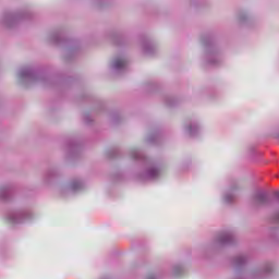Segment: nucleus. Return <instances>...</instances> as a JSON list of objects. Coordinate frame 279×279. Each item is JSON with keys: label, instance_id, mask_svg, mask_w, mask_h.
Wrapping results in <instances>:
<instances>
[{"label": "nucleus", "instance_id": "nucleus-23", "mask_svg": "<svg viewBox=\"0 0 279 279\" xmlns=\"http://www.w3.org/2000/svg\"><path fill=\"white\" fill-rule=\"evenodd\" d=\"M119 156H121V149L119 147H113L107 150V158L110 160L119 158Z\"/></svg>", "mask_w": 279, "mask_h": 279}, {"label": "nucleus", "instance_id": "nucleus-24", "mask_svg": "<svg viewBox=\"0 0 279 279\" xmlns=\"http://www.w3.org/2000/svg\"><path fill=\"white\" fill-rule=\"evenodd\" d=\"M251 22H252V19L245 12H241L239 14V23H240V25H250Z\"/></svg>", "mask_w": 279, "mask_h": 279}, {"label": "nucleus", "instance_id": "nucleus-31", "mask_svg": "<svg viewBox=\"0 0 279 279\" xmlns=\"http://www.w3.org/2000/svg\"><path fill=\"white\" fill-rule=\"evenodd\" d=\"M114 180L119 181V180H123V174L121 172H118L114 174Z\"/></svg>", "mask_w": 279, "mask_h": 279}, {"label": "nucleus", "instance_id": "nucleus-12", "mask_svg": "<svg viewBox=\"0 0 279 279\" xmlns=\"http://www.w3.org/2000/svg\"><path fill=\"white\" fill-rule=\"evenodd\" d=\"M236 195H239V184H236V182H233L222 195L223 204L232 206V204L236 202Z\"/></svg>", "mask_w": 279, "mask_h": 279}, {"label": "nucleus", "instance_id": "nucleus-9", "mask_svg": "<svg viewBox=\"0 0 279 279\" xmlns=\"http://www.w3.org/2000/svg\"><path fill=\"white\" fill-rule=\"evenodd\" d=\"M215 243L218 247H230L234 245L236 243L234 231H223L219 233L215 239Z\"/></svg>", "mask_w": 279, "mask_h": 279}, {"label": "nucleus", "instance_id": "nucleus-2", "mask_svg": "<svg viewBox=\"0 0 279 279\" xmlns=\"http://www.w3.org/2000/svg\"><path fill=\"white\" fill-rule=\"evenodd\" d=\"M201 43L204 47V60L207 66H221L223 63V57L215 34L207 33L202 35Z\"/></svg>", "mask_w": 279, "mask_h": 279}, {"label": "nucleus", "instance_id": "nucleus-3", "mask_svg": "<svg viewBox=\"0 0 279 279\" xmlns=\"http://www.w3.org/2000/svg\"><path fill=\"white\" fill-rule=\"evenodd\" d=\"M49 40L52 45L64 49L65 60L68 61L73 60L80 53V40L66 37L64 28L54 29L50 34Z\"/></svg>", "mask_w": 279, "mask_h": 279}, {"label": "nucleus", "instance_id": "nucleus-33", "mask_svg": "<svg viewBox=\"0 0 279 279\" xmlns=\"http://www.w3.org/2000/svg\"><path fill=\"white\" fill-rule=\"evenodd\" d=\"M278 232H279V228H274V229H272V233L276 234V233H278Z\"/></svg>", "mask_w": 279, "mask_h": 279}, {"label": "nucleus", "instance_id": "nucleus-10", "mask_svg": "<svg viewBox=\"0 0 279 279\" xmlns=\"http://www.w3.org/2000/svg\"><path fill=\"white\" fill-rule=\"evenodd\" d=\"M253 202L257 206H271V204H274V198L268 191L257 190L253 195Z\"/></svg>", "mask_w": 279, "mask_h": 279}, {"label": "nucleus", "instance_id": "nucleus-4", "mask_svg": "<svg viewBox=\"0 0 279 279\" xmlns=\"http://www.w3.org/2000/svg\"><path fill=\"white\" fill-rule=\"evenodd\" d=\"M17 77L21 82H40L41 84H53V77L49 75V72L40 66H26L17 70Z\"/></svg>", "mask_w": 279, "mask_h": 279}, {"label": "nucleus", "instance_id": "nucleus-22", "mask_svg": "<svg viewBox=\"0 0 279 279\" xmlns=\"http://www.w3.org/2000/svg\"><path fill=\"white\" fill-rule=\"evenodd\" d=\"M58 175V172L56 169H49L45 175H44V182L45 184H50V182H53L56 180V177Z\"/></svg>", "mask_w": 279, "mask_h": 279}, {"label": "nucleus", "instance_id": "nucleus-29", "mask_svg": "<svg viewBox=\"0 0 279 279\" xmlns=\"http://www.w3.org/2000/svg\"><path fill=\"white\" fill-rule=\"evenodd\" d=\"M98 108H99V110H101V111H104V110H106V104L104 102V101H99L98 102Z\"/></svg>", "mask_w": 279, "mask_h": 279}, {"label": "nucleus", "instance_id": "nucleus-6", "mask_svg": "<svg viewBox=\"0 0 279 279\" xmlns=\"http://www.w3.org/2000/svg\"><path fill=\"white\" fill-rule=\"evenodd\" d=\"M10 223H27L34 219V214L29 209H17L7 215Z\"/></svg>", "mask_w": 279, "mask_h": 279}, {"label": "nucleus", "instance_id": "nucleus-14", "mask_svg": "<svg viewBox=\"0 0 279 279\" xmlns=\"http://www.w3.org/2000/svg\"><path fill=\"white\" fill-rule=\"evenodd\" d=\"M185 132L191 138H197L202 134V123L199 120H191L187 125H185Z\"/></svg>", "mask_w": 279, "mask_h": 279}, {"label": "nucleus", "instance_id": "nucleus-7", "mask_svg": "<svg viewBox=\"0 0 279 279\" xmlns=\"http://www.w3.org/2000/svg\"><path fill=\"white\" fill-rule=\"evenodd\" d=\"M247 263H250V256L246 254H241L232 258V265L235 269L234 279H245L243 278V271H245Z\"/></svg>", "mask_w": 279, "mask_h": 279}, {"label": "nucleus", "instance_id": "nucleus-32", "mask_svg": "<svg viewBox=\"0 0 279 279\" xmlns=\"http://www.w3.org/2000/svg\"><path fill=\"white\" fill-rule=\"evenodd\" d=\"M60 82H62L63 84H66L69 82H73V78H71V77L60 78Z\"/></svg>", "mask_w": 279, "mask_h": 279}, {"label": "nucleus", "instance_id": "nucleus-15", "mask_svg": "<svg viewBox=\"0 0 279 279\" xmlns=\"http://www.w3.org/2000/svg\"><path fill=\"white\" fill-rule=\"evenodd\" d=\"M141 43H142L143 53H145V56H155L156 44H154V40H151V38L147 36H142Z\"/></svg>", "mask_w": 279, "mask_h": 279}, {"label": "nucleus", "instance_id": "nucleus-25", "mask_svg": "<svg viewBox=\"0 0 279 279\" xmlns=\"http://www.w3.org/2000/svg\"><path fill=\"white\" fill-rule=\"evenodd\" d=\"M162 276H165V272L162 270H158L149 272L148 276L145 277V279H162Z\"/></svg>", "mask_w": 279, "mask_h": 279}, {"label": "nucleus", "instance_id": "nucleus-30", "mask_svg": "<svg viewBox=\"0 0 279 279\" xmlns=\"http://www.w3.org/2000/svg\"><path fill=\"white\" fill-rule=\"evenodd\" d=\"M189 165H191V161H187L186 163H183L181 166V171H186V169H189Z\"/></svg>", "mask_w": 279, "mask_h": 279}, {"label": "nucleus", "instance_id": "nucleus-19", "mask_svg": "<svg viewBox=\"0 0 279 279\" xmlns=\"http://www.w3.org/2000/svg\"><path fill=\"white\" fill-rule=\"evenodd\" d=\"M185 274H186V268L184 267V265L174 264L172 266L170 276H172V278H182V276H184Z\"/></svg>", "mask_w": 279, "mask_h": 279}, {"label": "nucleus", "instance_id": "nucleus-5", "mask_svg": "<svg viewBox=\"0 0 279 279\" xmlns=\"http://www.w3.org/2000/svg\"><path fill=\"white\" fill-rule=\"evenodd\" d=\"M34 21V13L29 10H20L15 12H5L2 17V24L4 27H16L21 23H31Z\"/></svg>", "mask_w": 279, "mask_h": 279}, {"label": "nucleus", "instance_id": "nucleus-20", "mask_svg": "<svg viewBox=\"0 0 279 279\" xmlns=\"http://www.w3.org/2000/svg\"><path fill=\"white\" fill-rule=\"evenodd\" d=\"M111 40L117 47H123V45L126 43V38L121 33H113L111 35Z\"/></svg>", "mask_w": 279, "mask_h": 279}, {"label": "nucleus", "instance_id": "nucleus-17", "mask_svg": "<svg viewBox=\"0 0 279 279\" xmlns=\"http://www.w3.org/2000/svg\"><path fill=\"white\" fill-rule=\"evenodd\" d=\"M148 145H160L162 142V131L160 129H156L153 133H150L147 137Z\"/></svg>", "mask_w": 279, "mask_h": 279}, {"label": "nucleus", "instance_id": "nucleus-18", "mask_svg": "<svg viewBox=\"0 0 279 279\" xmlns=\"http://www.w3.org/2000/svg\"><path fill=\"white\" fill-rule=\"evenodd\" d=\"M68 191L70 193H77L80 191H84V181L80 179H74L70 182Z\"/></svg>", "mask_w": 279, "mask_h": 279}, {"label": "nucleus", "instance_id": "nucleus-28", "mask_svg": "<svg viewBox=\"0 0 279 279\" xmlns=\"http://www.w3.org/2000/svg\"><path fill=\"white\" fill-rule=\"evenodd\" d=\"M248 156H251L252 158L256 156V146L252 145L248 147Z\"/></svg>", "mask_w": 279, "mask_h": 279}, {"label": "nucleus", "instance_id": "nucleus-8", "mask_svg": "<svg viewBox=\"0 0 279 279\" xmlns=\"http://www.w3.org/2000/svg\"><path fill=\"white\" fill-rule=\"evenodd\" d=\"M111 71L116 75H124V73H128V71H130L128 58L124 56L113 58L111 62Z\"/></svg>", "mask_w": 279, "mask_h": 279}, {"label": "nucleus", "instance_id": "nucleus-36", "mask_svg": "<svg viewBox=\"0 0 279 279\" xmlns=\"http://www.w3.org/2000/svg\"><path fill=\"white\" fill-rule=\"evenodd\" d=\"M99 2L104 1V0H98Z\"/></svg>", "mask_w": 279, "mask_h": 279}, {"label": "nucleus", "instance_id": "nucleus-27", "mask_svg": "<svg viewBox=\"0 0 279 279\" xmlns=\"http://www.w3.org/2000/svg\"><path fill=\"white\" fill-rule=\"evenodd\" d=\"M83 121L85 125H92L93 124V118L90 117V113H84L83 114Z\"/></svg>", "mask_w": 279, "mask_h": 279}, {"label": "nucleus", "instance_id": "nucleus-21", "mask_svg": "<svg viewBox=\"0 0 279 279\" xmlns=\"http://www.w3.org/2000/svg\"><path fill=\"white\" fill-rule=\"evenodd\" d=\"M163 104L165 106H167L168 108H175V106H178V104H180V100H178V98L170 96V95H166L163 97Z\"/></svg>", "mask_w": 279, "mask_h": 279}, {"label": "nucleus", "instance_id": "nucleus-26", "mask_svg": "<svg viewBox=\"0 0 279 279\" xmlns=\"http://www.w3.org/2000/svg\"><path fill=\"white\" fill-rule=\"evenodd\" d=\"M111 123L117 124L121 123V112L119 111H113L110 116Z\"/></svg>", "mask_w": 279, "mask_h": 279}, {"label": "nucleus", "instance_id": "nucleus-34", "mask_svg": "<svg viewBox=\"0 0 279 279\" xmlns=\"http://www.w3.org/2000/svg\"><path fill=\"white\" fill-rule=\"evenodd\" d=\"M276 198L279 201V192L276 193Z\"/></svg>", "mask_w": 279, "mask_h": 279}, {"label": "nucleus", "instance_id": "nucleus-13", "mask_svg": "<svg viewBox=\"0 0 279 279\" xmlns=\"http://www.w3.org/2000/svg\"><path fill=\"white\" fill-rule=\"evenodd\" d=\"M82 142L80 140L71 138L66 141L68 154L71 158H76L82 151Z\"/></svg>", "mask_w": 279, "mask_h": 279}, {"label": "nucleus", "instance_id": "nucleus-35", "mask_svg": "<svg viewBox=\"0 0 279 279\" xmlns=\"http://www.w3.org/2000/svg\"><path fill=\"white\" fill-rule=\"evenodd\" d=\"M276 219H277V221H279V214L276 215Z\"/></svg>", "mask_w": 279, "mask_h": 279}, {"label": "nucleus", "instance_id": "nucleus-1", "mask_svg": "<svg viewBox=\"0 0 279 279\" xmlns=\"http://www.w3.org/2000/svg\"><path fill=\"white\" fill-rule=\"evenodd\" d=\"M130 156L142 171L137 172L136 179L140 182H156L162 177V166L145 156L141 148H132Z\"/></svg>", "mask_w": 279, "mask_h": 279}, {"label": "nucleus", "instance_id": "nucleus-11", "mask_svg": "<svg viewBox=\"0 0 279 279\" xmlns=\"http://www.w3.org/2000/svg\"><path fill=\"white\" fill-rule=\"evenodd\" d=\"M274 274V263L268 262L263 265V267L254 269L250 274L251 279H264Z\"/></svg>", "mask_w": 279, "mask_h": 279}, {"label": "nucleus", "instance_id": "nucleus-16", "mask_svg": "<svg viewBox=\"0 0 279 279\" xmlns=\"http://www.w3.org/2000/svg\"><path fill=\"white\" fill-rule=\"evenodd\" d=\"M16 189L12 184L0 186V201L1 202H12Z\"/></svg>", "mask_w": 279, "mask_h": 279}]
</instances>
